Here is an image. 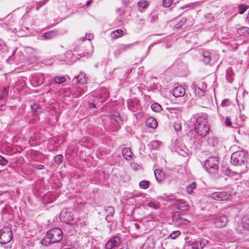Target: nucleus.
<instances>
[{
  "mask_svg": "<svg viewBox=\"0 0 249 249\" xmlns=\"http://www.w3.org/2000/svg\"><path fill=\"white\" fill-rule=\"evenodd\" d=\"M190 246L192 249H203L204 244L202 245V243L199 242H193Z\"/></svg>",
  "mask_w": 249,
  "mask_h": 249,
  "instance_id": "18",
  "label": "nucleus"
},
{
  "mask_svg": "<svg viewBox=\"0 0 249 249\" xmlns=\"http://www.w3.org/2000/svg\"><path fill=\"white\" fill-rule=\"evenodd\" d=\"M41 6H40V4H39V3H38L36 6V9L37 10H38V9L41 7Z\"/></svg>",
  "mask_w": 249,
  "mask_h": 249,
  "instance_id": "46",
  "label": "nucleus"
},
{
  "mask_svg": "<svg viewBox=\"0 0 249 249\" xmlns=\"http://www.w3.org/2000/svg\"><path fill=\"white\" fill-rule=\"evenodd\" d=\"M124 31L121 29H117L112 31L110 33V37L111 39H115L123 36Z\"/></svg>",
  "mask_w": 249,
  "mask_h": 249,
  "instance_id": "13",
  "label": "nucleus"
},
{
  "mask_svg": "<svg viewBox=\"0 0 249 249\" xmlns=\"http://www.w3.org/2000/svg\"><path fill=\"white\" fill-rule=\"evenodd\" d=\"M225 124L227 126H231V125H232V123L231 121V119L229 117H226L225 118Z\"/></svg>",
  "mask_w": 249,
  "mask_h": 249,
  "instance_id": "38",
  "label": "nucleus"
},
{
  "mask_svg": "<svg viewBox=\"0 0 249 249\" xmlns=\"http://www.w3.org/2000/svg\"><path fill=\"white\" fill-rule=\"evenodd\" d=\"M38 106L37 104H35L31 106V108L33 110L36 109L38 108Z\"/></svg>",
  "mask_w": 249,
  "mask_h": 249,
  "instance_id": "44",
  "label": "nucleus"
},
{
  "mask_svg": "<svg viewBox=\"0 0 249 249\" xmlns=\"http://www.w3.org/2000/svg\"><path fill=\"white\" fill-rule=\"evenodd\" d=\"M55 33L53 31H50L44 34L43 37L45 39H51L55 36Z\"/></svg>",
  "mask_w": 249,
  "mask_h": 249,
  "instance_id": "25",
  "label": "nucleus"
},
{
  "mask_svg": "<svg viewBox=\"0 0 249 249\" xmlns=\"http://www.w3.org/2000/svg\"><path fill=\"white\" fill-rule=\"evenodd\" d=\"M75 79L76 82L80 84H84L86 81L85 75L83 74H79L75 78Z\"/></svg>",
  "mask_w": 249,
  "mask_h": 249,
  "instance_id": "23",
  "label": "nucleus"
},
{
  "mask_svg": "<svg viewBox=\"0 0 249 249\" xmlns=\"http://www.w3.org/2000/svg\"><path fill=\"white\" fill-rule=\"evenodd\" d=\"M122 154L127 160L132 159L134 155L133 153L131 151L130 149L128 147H124L123 149Z\"/></svg>",
  "mask_w": 249,
  "mask_h": 249,
  "instance_id": "12",
  "label": "nucleus"
},
{
  "mask_svg": "<svg viewBox=\"0 0 249 249\" xmlns=\"http://www.w3.org/2000/svg\"><path fill=\"white\" fill-rule=\"evenodd\" d=\"M122 242L120 237L118 236H114L111 238L106 244V249H112L113 248H119L120 247Z\"/></svg>",
  "mask_w": 249,
  "mask_h": 249,
  "instance_id": "6",
  "label": "nucleus"
},
{
  "mask_svg": "<svg viewBox=\"0 0 249 249\" xmlns=\"http://www.w3.org/2000/svg\"><path fill=\"white\" fill-rule=\"evenodd\" d=\"M46 235L49 241L47 242L45 239L42 240L41 243L44 246H47L54 243L59 242L61 240L63 234L60 229L55 228L48 231Z\"/></svg>",
  "mask_w": 249,
  "mask_h": 249,
  "instance_id": "3",
  "label": "nucleus"
},
{
  "mask_svg": "<svg viewBox=\"0 0 249 249\" xmlns=\"http://www.w3.org/2000/svg\"><path fill=\"white\" fill-rule=\"evenodd\" d=\"M154 174L156 179L158 181H161L164 178V174L161 170L156 169L154 171Z\"/></svg>",
  "mask_w": 249,
  "mask_h": 249,
  "instance_id": "15",
  "label": "nucleus"
},
{
  "mask_svg": "<svg viewBox=\"0 0 249 249\" xmlns=\"http://www.w3.org/2000/svg\"><path fill=\"white\" fill-rule=\"evenodd\" d=\"M179 234L180 232L178 231H177L170 233V236L172 239H175Z\"/></svg>",
  "mask_w": 249,
  "mask_h": 249,
  "instance_id": "36",
  "label": "nucleus"
},
{
  "mask_svg": "<svg viewBox=\"0 0 249 249\" xmlns=\"http://www.w3.org/2000/svg\"><path fill=\"white\" fill-rule=\"evenodd\" d=\"M41 6H40V4H39V3H38L36 6V9L37 10H38V9L41 7Z\"/></svg>",
  "mask_w": 249,
  "mask_h": 249,
  "instance_id": "45",
  "label": "nucleus"
},
{
  "mask_svg": "<svg viewBox=\"0 0 249 249\" xmlns=\"http://www.w3.org/2000/svg\"><path fill=\"white\" fill-rule=\"evenodd\" d=\"M219 161L216 157H209L205 160L204 167L210 174H216L218 172Z\"/></svg>",
  "mask_w": 249,
  "mask_h": 249,
  "instance_id": "4",
  "label": "nucleus"
},
{
  "mask_svg": "<svg viewBox=\"0 0 249 249\" xmlns=\"http://www.w3.org/2000/svg\"><path fill=\"white\" fill-rule=\"evenodd\" d=\"M178 207L180 210L185 212L188 210L189 206L183 200H179L178 203Z\"/></svg>",
  "mask_w": 249,
  "mask_h": 249,
  "instance_id": "16",
  "label": "nucleus"
},
{
  "mask_svg": "<svg viewBox=\"0 0 249 249\" xmlns=\"http://www.w3.org/2000/svg\"><path fill=\"white\" fill-rule=\"evenodd\" d=\"M90 3H91V1L88 0L86 3V5H87V6H89Z\"/></svg>",
  "mask_w": 249,
  "mask_h": 249,
  "instance_id": "47",
  "label": "nucleus"
},
{
  "mask_svg": "<svg viewBox=\"0 0 249 249\" xmlns=\"http://www.w3.org/2000/svg\"><path fill=\"white\" fill-rule=\"evenodd\" d=\"M136 225V227L137 228V229H138L139 228V226L138 224H135Z\"/></svg>",
  "mask_w": 249,
  "mask_h": 249,
  "instance_id": "50",
  "label": "nucleus"
},
{
  "mask_svg": "<svg viewBox=\"0 0 249 249\" xmlns=\"http://www.w3.org/2000/svg\"><path fill=\"white\" fill-rule=\"evenodd\" d=\"M146 123L148 126L152 128H156L158 126L157 121L153 118H148L147 119Z\"/></svg>",
  "mask_w": 249,
  "mask_h": 249,
  "instance_id": "14",
  "label": "nucleus"
},
{
  "mask_svg": "<svg viewBox=\"0 0 249 249\" xmlns=\"http://www.w3.org/2000/svg\"><path fill=\"white\" fill-rule=\"evenodd\" d=\"M138 5L140 8L144 9L148 6L149 2L147 1L142 0L138 2Z\"/></svg>",
  "mask_w": 249,
  "mask_h": 249,
  "instance_id": "22",
  "label": "nucleus"
},
{
  "mask_svg": "<svg viewBox=\"0 0 249 249\" xmlns=\"http://www.w3.org/2000/svg\"><path fill=\"white\" fill-rule=\"evenodd\" d=\"M8 88H5L3 89L1 93L0 94V100H2L8 94Z\"/></svg>",
  "mask_w": 249,
  "mask_h": 249,
  "instance_id": "31",
  "label": "nucleus"
},
{
  "mask_svg": "<svg viewBox=\"0 0 249 249\" xmlns=\"http://www.w3.org/2000/svg\"><path fill=\"white\" fill-rule=\"evenodd\" d=\"M238 8L239 10V13L240 14H243L246 11L247 6L244 4H241L239 6Z\"/></svg>",
  "mask_w": 249,
  "mask_h": 249,
  "instance_id": "32",
  "label": "nucleus"
},
{
  "mask_svg": "<svg viewBox=\"0 0 249 249\" xmlns=\"http://www.w3.org/2000/svg\"><path fill=\"white\" fill-rule=\"evenodd\" d=\"M62 159L63 157L61 155H57L54 157V160L55 162H56L57 164H59L62 162Z\"/></svg>",
  "mask_w": 249,
  "mask_h": 249,
  "instance_id": "33",
  "label": "nucleus"
},
{
  "mask_svg": "<svg viewBox=\"0 0 249 249\" xmlns=\"http://www.w3.org/2000/svg\"><path fill=\"white\" fill-rule=\"evenodd\" d=\"M111 122L116 125H120L122 121L120 118V113L118 112L114 111L110 115Z\"/></svg>",
  "mask_w": 249,
  "mask_h": 249,
  "instance_id": "9",
  "label": "nucleus"
},
{
  "mask_svg": "<svg viewBox=\"0 0 249 249\" xmlns=\"http://www.w3.org/2000/svg\"><path fill=\"white\" fill-rule=\"evenodd\" d=\"M49 0H43L40 1L38 3L40 4V6L44 5Z\"/></svg>",
  "mask_w": 249,
  "mask_h": 249,
  "instance_id": "42",
  "label": "nucleus"
},
{
  "mask_svg": "<svg viewBox=\"0 0 249 249\" xmlns=\"http://www.w3.org/2000/svg\"><path fill=\"white\" fill-rule=\"evenodd\" d=\"M191 121L195 124V130L191 132L192 135H194V139L200 140L208 134L209 126L204 117L196 114L192 117Z\"/></svg>",
  "mask_w": 249,
  "mask_h": 249,
  "instance_id": "1",
  "label": "nucleus"
},
{
  "mask_svg": "<svg viewBox=\"0 0 249 249\" xmlns=\"http://www.w3.org/2000/svg\"><path fill=\"white\" fill-rule=\"evenodd\" d=\"M3 44V42H2V41L1 40H0V46H1Z\"/></svg>",
  "mask_w": 249,
  "mask_h": 249,
  "instance_id": "49",
  "label": "nucleus"
},
{
  "mask_svg": "<svg viewBox=\"0 0 249 249\" xmlns=\"http://www.w3.org/2000/svg\"><path fill=\"white\" fill-rule=\"evenodd\" d=\"M160 145V142L158 141H153L150 142L149 145L153 149H155L159 147Z\"/></svg>",
  "mask_w": 249,
  "mask_h": 249,
  "instance_id": "27",
  "label": "nucleus"
},
{
  "mask_svg": "<svg viewBox=\"0 0 249 249\" xmlns=\"http://www.w3.org/2000/svg\"><path fill=\"white\" fill-rule=\"evenodd\" d=\"M196 183L195 182H193L190 185L186 186V192L189 195L192 194L193 193V190L196 189Z\"/></svg>",
  "mask_w": 249,
  "mask_h": 249,
  "instance_id": "19",
  "label": "nucleus"
},
{
  "mask_svg": "<svg viewBox=\"0 0 249 249\" xmlns=\"http://www.w3.org/2000/svg\"><path fill=\"white\" fill-rule=\"evenodd\" d=\"M7 162V160L2 156H0V164L4 165Z\"/></svg>",
  "mask_w": 249,
  "mask_h": 249,
  "instance_id": "39",
  "label": "nucleus"
},
{
  "mask_svg": "<svg viewBox=\"0 0 249 249\" xmlns=\"http://www.w3.org/2000/svg\"><path fill=\"white\" fill-rule=\"evenodd\" d=\"M106 211L107 213H108L107 216L111 217L113 215L114 213V209L113 207L111 206H108L106 208Z\"/></svg>",
  "mask_w": 249,
  "mask_h": 249,
  "instance_id": "28",
  "label": "nucleus"
},
{
  "mask_svg": "<svg viewBox=\"0 0 249 249\" xmlns=\"http://www.w3.org/2000/svg\"><path fill=\"white\" fill-rule=\"evenodd\" d=\"M229 100L228 99H224L222 101L221 106L222 107H226L229 105Z\"/></svg>",
  "mask_w": 249,
  "mask_h": 249,
  "instance_id": "40",
  "label": "nucleus"
},
{
  "mask_svg": "<svg viewBox=\"0 0 249 249\" xmlns=\"http://www.w3.org/2000/svg\"><path fill=\"white\" fill-rule=\"evenodd\" d=\"M66 81L65 77L63 75H58L54 77V81L57 84H62Z\"/></svg>",
  "mask_w": 249,
  "mask_h": 249,
  "instance_id": "24",
  "label": "nucleus"
},
{
  "mask_svg": "<svg viewBox=\"0 0 249 249\" xmlns=\"http://www.w3.org/2000/svg\"><path fill=\"white\" fill-rule=\"evenodd\" d=\"M152 109L155 111L158 112L161 109V107L158 103H154L151 106Z\"/></svg>",
  "mask_w": 249,
  "mask_h": 249,
  "instance_id": "29",
  "label": "nucleus"
},
{
  "mask_svg": "<svg viewBox=\"0 0 249 249\" xmlns=\"http://www.w3.org/2000/svg\"><path fill=\"white\" fill-rule=\"evenodd\" d=\"M89 107L90 108H92L95 107V105L94 103H89Z\"/></svg>",
  "mask_w": 249,
  "mask_h": 249,
  "instance_id": "43",
  "label": "nucleus"
},
{
  "mask_svg": "<svg viewBox=\"0 0 249 249\" xmlns=\"http://www.w3.org/2000/svg\"><path fill=\"white\" fill-rule=\"evenodd\" d=\"M174 128L176 130L179 131L181 129V125L179 124H176L174 125Z\"/></svg>",
  "mask_w": 249,
  "mask_h": 249,
  "instance_id": "41",
  "label": "nucleus"
},
{
  "mask_svg": "<svg viewBox=\"0 0 249 249\" xmlns=\"http://www.w3.org/2000/svg\"><path fill=\"white\" fill-rule=\"evenodd\" d=\"M13 234L11 229L8 227L3 228L0 230V243L5 244L12 239Z\"/></svg>",
  "mask_w": 249,
  "mask_h": 249,
  "instance_id": "5",
  "label": "nucleus"
},
{
  "mask_svg": "<svg viewBox=\"0 0 249 249\" xmlns=\"http://www.w3.org/2000/svg\"><path fill=\"white\" fill-rule=\"evenodd\" d=\"M203 59V61L204 62L207 64H208L211 61V54L210 53L206 51L203 52L202 54Z\"/></svg>",
  "mask_w": 249,
  "mask_h": 249,
  "instance_id": "17",
  "label": "nucleus"
},
{
  "mask_svg": "<svg viewBox=\"0 0 249 249\" xmlns=\"http://www.w3.org/2000/svg\"><path fill=\"white\" fill-rule=\"evenodd\" d=\"M139 185L141 188L145 189L149 187V183L147 181L142 180L140 182Z\"/></svg>",
  "mask_w": 249,
  "mask_h": 249,
  "instance_id": "30",
  "label": "nucleus"
},
{
  "mask_svg": "<svg viewBox=\"0 0 249 249\" xmlns=\"http://www.w3.org/2000/svg\"><path fill=\"white\" fill-rule=\"evenodd\" d=\"M148 206L155 209H157L159 207V205L158 203H155L153 202H149L148 203Z\"/></svg>",
  "mask_w": 249,
  "mask_h": 249,
  "instance_id": "35",
  "label": "nucleus"
},
{
  "mask_svg": "<svg viewBox=\"0 0 249 249\" xmlns=\"http://www.w3.org/2000/svg\"><path fill=\"white\" fill-rule=\"evenodd\" d=\"M128 107L129 110L133 112H135L136 110V107L133 105L132 101H130L128 103Z\"/></svg>",
  "mask_w": 249,
  "mask_h": 249,
  "instance_id": "34",
  "label": "nucleus"
},
{
  "mask_svg": "<svg viewBox=\"0 0 249 249\" xmlns=\"http://www.w3.org/2000/svg\"><path fill=\"white\" fill-rule=\"evenodd\" d=\"M228 220L225 215H220L213 219V222L215 227L221 228L225 226L227 223Z\"/></svg>",
  "mask_w": 249,
  "mask_h": 249,
  "instance_id": "8",
  "label": "nucleus"
},
{
  "mask_svg": "<svg viewBox=\"0 0 249 249\" xmlns=\"http://www.w3.org/2000/svg\"><path fill=\"white\" fill-rule=\"evenodd\" d=\"M44 81V78L43 75H40L35 77L31 81L32 84L34 86L36 87L42 84Z\"/></svg>",
  "mask_w": 249,
  "mask_h": 249,
  "instance_id": "11",
  "label": "nucleus"
},
{
  "mask_svg": "<svg viewBox=\"0 0 249 249\" xmlns=\"http://www.w3.org/2000/svg\"><path fill=\"white\" fill-rule=\"evenodd\" d=\"M185 94V90L182 86H178L173 90V95L175 97H182Z\"/></svg>",
  "mask_w": 249,
  "mask_h": 249,
  "instance_id": "10",
  "label": "nucleus"
},
{
  "mask_svg": "<svg viewBox=\"0 0 249 249\" xmlns=\"http://www.w3.org/2000/svg\"><path fill=\"white\" fill-rule=\"evenodd\" d=\"M248 153L243 150L234 152L231 155V164L236 166H242L239 174L245 173L248 170Z\"/></svg>",
  "mask_w": 249,
  "mask_h": 249,
  "instance_id": "2",
  "label": "nucleus"
},
{
  "mask_svg": "<svg viewBox=\"0 0 249 249\" xmlns=\"http://www.w3.org/2000/svg\"><path fill=\"white\" fill-rule=\"evenodd\" d=\"M93 38V35L91 34H86L85 37L82 39V41L85 40H88L90 41L91 39Z\"/></svg>",
  "mask_w": 249,
  "mask_h": 249,
  "instance_id": "37",
  "label": "nucleus"
},
{
  "mask_svg": "<svg viewBox=\"0 0 249 249\" xmlns=\"http://www.w3.org/2000/svg\"><path fill=\"white\" fill-rule=\"evenodd\" d=\"M180 0H162L163 6L165 7H169L170 5L174 3L176 4L179 2Z\"/></svg>",
  "mask_w": 249,
  "mask_h": 249,
  "instance_id": "21",
  "label": "nucleus"
},
{
  "mask_svg": "<svg viewBox=\"0 0 249 249\" xmlns=\"http://www.w3.org/2000/svg\"><path fill=\"white\" fill-rule=\"evenodd\" d=\"M249 28L246 27H242L237 30V34L239 36H245L249 34Z\"/></svg>",
  "mask_w": 249,
  "mask_h": 249,
  "instance_id": "20",
  "label": "nucleus"
},
{
  "mask_svg": "<svg viewBox=\"0 0 249 249\" xmlns=\"http://www.w3.org/2000/svg\"><path fill=\"white\" fill-rule=\"evenodd\" d=\"M209 196L217 201L226 200L229 199V195L226 192H215L209 194Z\"/></svg>",
  "mask_w": 249,
  "mask_h": 249,
  "instance_id": "7",
  "label": "nucleus"
},
{
  "mask_svg": "<svg viewBox=\"0 0 249 249\" xmlns=\"http://www.w3.org/2000/svg\"><path fill=\"white\" fill-rule=\"evenodd\" d=\"M232 74V69L231 68H228L227 70V71H226V76H227V80L230 83L232 82V79L231 77Z\"/></svg>",
  "mask_w": 249,
  "mask_h": 249,
  "instance_id": "26",
  "label": "nucleus"
},
{
  "mask_svg": "<svg viewBox=\"0 0 249 249\" xmlns=\"http://www.w3.org/2000/svg\"><path fill=\"white\" fill-rule=\"evenodd\" d=\"M180 26H179V24H176V25H175V27H176V28H179L180 27Z\"/></svg>",
  "mask_w": 249,
  "mask_h": 249,
  "instance_id": "48",
  "label": "nucleus"
}]
</instances>
